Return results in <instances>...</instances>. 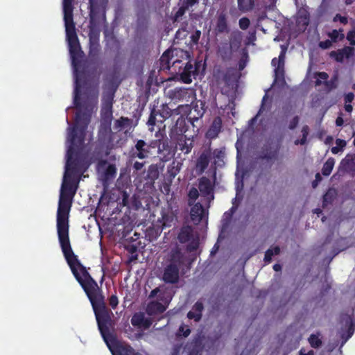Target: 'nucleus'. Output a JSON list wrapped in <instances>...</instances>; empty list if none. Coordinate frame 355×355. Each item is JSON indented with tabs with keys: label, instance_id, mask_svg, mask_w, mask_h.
Returning a JSON list of instances; mask_svg holds the SVG:
<instances>
[{
	"label": "nucleus",
	"instance_id": "nucleus-12",
	"mask_svg": "<svg viewBox=\"0 0 355 355\" xmlns=\"http://www.w3.org/2000/svg\"><path fill=\"white\" fill-rule=\"evenodd\" d=\"M211 150L209 149L205 150L200 155L196 162V170L198 174L204 173L209 166L211 159Z\"/></svg>",
	"mask_w": 355,
	"mask_h": 355
},
{
	"label": "nucleus",
	"instance_id": "nucleus-16",
	"mask_svg": "<svg viewBox=\"0 0 355 355\" xmlns=\"http://www.w3.org/2000/svg\"><path fill=\"white\" fill-rule=\"evenodd\" d=\"M178 145L180 149L187 154L191 152L193 147L194 137L192 135L191 137H187V135H178Z\"/></svg>",
	"mask_w": 355,
	"mask_h": 355
},
{
	"label": "nucleus",
	"instance_id": "nucleus-7",
	"mask_svg": "<svg viewBox=\"0 0 355 355\" xmlns=\"http://www.w3.org/2000/svg\"><path fill=\"white\" fill-rule=\"evenodd\" d=\"M114 93L109 92L104 94L103 98V107L101 110V125L103 131L107 132L110 129L111 121L112 119V100Z\"/></svg>",
	"mask_w": 355,
	"mask_h": 355
},
{
	"label": "nucleus",
	"instance_id": "nucleus-13",
	"mask_svg": "<svg viewBox=\"0 0 355 355\" xmlns=\"http://www.w3.org/2000/svg\"><path fill=\"white\" fill-rule=\"evenodd\" d=\"M180 270L173 266H166L164 268L162 279L165 283L175 284L179 281Z\"/></svg>",
	"mask_w": 355,
	"mask_h": 355
},
{
	"label": "nucleus",
	"instance_id": "nucleus-54",
	"mask_svg": "<svg viewBox=\"0 0 355 355\" xmlns=\"http://www.w3.org/2000/svg\"><path fill=\"white\" fill-rule=\"evenodd\" d=\"M146 146V143L143 140H139L136 144V148L137 150H144V147Z\"/></svg>",
	"mask_w": 355,
	"mask_h": 355
},
{
	"label": "nucleus",
	"instance_id": "nucleus-37",
	"mask_svg": "<svg viewBox=\"0 0 355 355\" xmlns=\"http://www.w3.org/2000/svg\"><path fill=\"white\" fill-rule=\"evenodd\" d=\"M199 196V192L198 190L195 188L192 187L188 193V197L189 200L195 201Z\"/></svg>",
	"mask_w": 355,
	"mask_h": 355
},
{
	"label": "nucleus",
	"instance_id": "nucleus-51",
	"mask_svg": "<svg viewBox=\"0 0 355 355\" xmlns=\"http://www.w3.org/2000/svg\"><path fill=\"white\" fill-rule=\"evenodd\" d=\"M200 35H201V33L200 31H196L191 36V40L194 42V43H197L200 37Z\"/></svg>",
	"mask_w": 355,
	"mask_h": 355
},
{
	"label": "nucleus",
	"instance_id": "nucleus-19",
	"mask_svg": "<svg viewBox=\"0 0 355 355\" xmlns=\"http://www.w3.org/2000/svg\"><path fill=\"white\" fill-rule=\"evenodd\" d=\"M116 167L114 164H109L102 174L103 184L106 186L110 184L116 177Z\"/></svg>",
	"mask_w": 355,
	"mask_h": 355
},
{
	"label": "nucleus",
	"instance_id": "nucleus-31",
	"mask_svg": "<svg viewBox=\"0 0 355 355\" xmlns=\"http://www.w3.org/2000/svg\"><path fill=\"white\" fill-rule=\"evenodd\" d=\"M202 351V343L196 340L193 342L192 348L189 350L188 355H201Z\"/></svg>",
	"mask_w": 355,
	"mask_h": 355
},
{
	"label": "nucleus",
	"instance_id": "nucleus-43",
	"mask_svg": "<svg viewBox=\"0 0 355 355\" xmlns=\"http://www.w3.org/2000/svg\"><path fill=\"white\" fill-rule=\"evenodd\" d=\"M179 332L182 333V336L185 338L188 337L191 333V329L183 325H181L179 328Z\"/></svg>",
	"mask_w": 355,
	"mask_h": 355
},
{
	"label": "nucleus",
	"instance_id": "nucleus-60",
	"mask_svg": "<svg viewBox=\"0 0 355 355\" xmlns=\"http://www.w3.org/2000/svg\"><path fill=\"white\" fill-rule=\"evenodd\" d=\"M159 292V288H156L152 290L151 292L149 294V298L155 297L157 295V293Z\"/></svg>",
	"mask_w": 355,
	"mask_h": 355
},
{
	"label": "nucleus",
	"instance_id": "nucleus-42",
	"mask_svg": "<svg viewBox=\"0 0 355 355\" xmlns=\"http://www.w3.org/2000/svg\"><path fill=\"white\" fill-rule=\"evenodd\" d=\"M182 348V344H175L173 345L171 355H179Z\"/></svg>",
	"mask_w": 355,
	"mask_h": 355
},
{
	"label": "nucleus",
	"instance_id": "nucleus-15",
	"mask_svg": "<svg viewBox=\"0 0 355 355\" xmlns=\"http://www.w3.org/2000/svg\"><path fill=\"white\" fill-rule=\"evenodd\" d=\"M168 262V264L166 266H173L175 268H178L180 270L184 262V256L178 248L173 249L171 251Z\"/></svg>",
	"mask_w": 355,
	"mask_h": 355
},
{
	"label": "nucleus",
	"instance_id": "nucleus-47",
	"mask_svg": "<svg viewBox=\"0 0 355 355\" xmlns=\"http://www.w3.org/2000/svg\"><path fill=\"white\" fill-rule=\"evenodd\" d=\"M187 8H188V7H187V6H186L185 7H184V6H182V7L180 8V9L178 10V12H176V14H175V20H178V19L180 17L182 16V15L184 14V12H185V11H186V10H187Z\"/></svg>",
	"mask_w": 355,
	"mask_h": 355
},
{
	"label": "nucleus",
	"instance_id": "nucleus-59",
	"mask_svg": "<svg viewBox=\"0 0 355 355\" xmlns=\"http://www.w3.org/2000/svg\"><path fill=\"white\" fill-rule=\"evenodd\" d=\"M150 325H151V320L150 319L146 318L144 317V322H143V323H142V327H144L145 328H149Z\"/></svg>",
	"mask_w": 355,
	"mask_h": 355
},
{
	"label": "nucleus",
	"instance_id": "nucleus-38",
	"mask_svg": "<svg viewBox=\"0 0 355 355\" xmlns=\"http://www.w3.org/2000/svg\"><path fill=\"white\" fill-rule=\"evenodd\" d=\"M347 40L349 42L351 45L355 46V28L349 31L347 35Z\"/></svg>",
	"mask_w": 355,
	"mask_h": 355
},
{
	"label": "nucleus",
	"instance_id": "nucleus-30",
	"mask_svg": "<svg viewBox=\"0 0 355 355\" xmlns=\"http://www.w3.org/2000/svg\"><path fill=\"white\" fill-rule=\"evenodd\" d=\"M336 196V190L329 189L325 194L323 196V204L328 205L331 204L334 200Z\"/></svg>",
	"mask_w": 355,
	"mask_h": 355
},
{
	"label": "nucleus",
	"instance_id": "nucleus-58",
	"mask_svg": "<svg viewBox=\"0 0 355 355\" xmlns=\"http://www.w3.org/2000/svg\"><path fill=\"white\" fill-rule=\"evenodd\" d=\"M336 146L343 150V148L346 146V141L345 140L338 139L336 140Z\"/></svg>",
	"mask_w": 355,
	"mask_h": 355
},
{
	"label": "nucleus",
	"instance_id": "nucleus-2",
	"mask_svg": "<svg viewBox=\"0 0 355 355\" xmlns=\"http://www.w3.org/2000/svg\"><path fill=\"white\" fill-rule=\"evenodd\" d=\"M72 1L66 2L63 0V12L65 25L67 41L68 42L69 53L73 68V76L75 80L74 104L78 107L76 114L74 127H87L92 113L96 107L97 98L94 96L87 104L79 103L80 78L78 73L79 59L82 56L79 42L73 21Z\"/></svg>",
	"mask_w": 355,
	"mask_h": 355
},
{
	"label": "nucleus",
	"instance_id": "nucleus-64",
	"mask_svg": "<svg viewBox=\"0 0 355 355\" xmlns=\"http://www.w3.org/2000/svg\"><path fill=\"white\" fill-rule=\"evenodd\" d=\"M144 164L142 163H140L139 162H136L135 164H134V168L136 169V170H141L143 167Z\"/></svg>",
	"mask_w": 355,
	"mask_h": 355
},
{
	"label": "nucleus",
	"instance_id": "nucleus-18",
	"mask_svg": "<svg viewBox=\"0 0 355 355\" xmlns=\"http://www.w3.org/2000/svg\"><path fill=\"white\" fill-rule=\"evenodd\" d=\"M203 310L204 305L202 302L198 300L193 304L191 310L188 312L187 318L196 322H199L202 318Z\"/></svg>",
	"mask_w": 355,
	"mask_h": 355
},
{
	"label": "nucleus",
	"instance_id": "nucleus-57",
	"mask_svg": "<svg viewBox=\"0 0 355 355\" xmlns=\"http://www.w3.org/2000/svg\"><path fill=\"white\" fill-rule=\"evenodd\" d=\"M198 247V243H191L188 245L187 249L189 251L193 252V251L196 250Z\"/></svg>",
	"mask_w": 355,
	"mask_h": 355
},
{
	"label": "nucleus",
	"instance_id": "nucleus-6",
	"mask_svg": "<svg viewBox=\"0 0 355 355\" xmlns=\"http://www.w3.org/2000/svg\"><path fill=\"white\" fill-rule=\"evenodd\" d=\"M281 141L270 137L259 151V158L268 162H274L279 158Z\"/></svg>",
	"mask_w": 355,
	"mask_h": 355
},
{
	"label": "nucleus",
	"instance_id": "nucleus-11",
	"mask_svg": "<svg viewBox=\"0 0 355 355\" xmlns=\"http://www.w3.org/2000/svg\"><path fill=\"white\" fill-rule=\"evenodd\" d=\"M214 182H211V180L205 177L202 176L198 179V189L201 195L204 197H208L211 196V199H214V191L215 187V181L216 179V173L214 171Z\"/></svg>",
	"mask_w": 355,
	"mask_h": 355
},
{
	"label": "nucleus",
	"instance_id": "nucleus-32",
	"mask_svg": "<svg viewBox=\"0 0 355 355\" xmlns=\"http://www.w3.org/2000/svg\"><path fill=\"white\" fill-rule=\"evenodd\" d=\"M144 322V315L141 313H135L131 318V324L134 327H141Z\"/></svg>",
	"mask_w": 355,
	"mask_h": 355
},
{
	"label": "nucleus",
	"instance_id": "nucleus-27",
	"mask_svg": "<svg viewBox=\"0 0 355 355\" xmlns=\"http://www.w3.org/2000/svg\"><path fill=\"white\" fill-rule=\"evenodd\" d=\"M335 164V160L334 158L330 157L329 158L325 163L324 164L322 168V174L324 176H329Z\"/></svg>",
	"mask_w": 355,
	"mask_h": 355
},
{
	"label": "nucleus",
	"instance_id": "nucleus-4",
	"mask_svg": "<svg viewBox=\"0 0 355 355\" xmlns=\"http://www.w3.org/2000/svg\"><path fill=\"white\" fill-rule=\"evenodd\" d=\"M92 293H85L89 298L96 319L99 331L104 340L107 343V337L111 336L110 326L112 324V316L113 315L105 304L104 296L101 293V289L96 284V287L91 290ZM109 345V343H107Z\"/></svg>",
	"mask_w": 355,
	"mask_h": 355
},
{
	"label": "nucleus",
	"instance_id": "nucleus-45",
	"mask_svg": "<svg viewBox=\"0 0 355 355\" xmlns=\"http://www.w3.org/2000/svg\"><path fill=\"white\" fill-rule=\"evenodd\" d=\"M340 51L343 52V57L349 58L351 55H352L354 52V48L349 46L345 47Z\"/></svg>",
	"mask_w": 355,
	"mask_h": 355
},
{
	"label": "nucleus",
	"instance_id": "nucleus-26",
	"mask_svg": "<svg viewBox=\"0 0 355 355\" xmlns=\"http://www.w3.org/2000/svg\"><path fill=\"white\" fill-rule=\"evenodd\" d=\"M280 252V248L277 245L270 248L265 252L263 259L264 261L266 263H270L272 261V256L279 254Z\"/></svg>",
	"mask_w": 355,
	"mask_h": 355
},
{
	"label": "nucleus",
	"instance_id": "nucleus-48",
	"mask_svg": "<svg viewBox=\"0 0 355 355\" xmlns=\"http://www.w3.org/2000/svg\"><path fill=\"white\" fill-rule=\"evenodd\" d=\"M247 135H239V137H238L236 143V148L237 149V151H239V149L242 148V140Z\"/></svg>",
	"mask_w": 355,
	"mask_h": 355
},
{
	"label": "nucleus",
	"instance_id": "nucleus-35",
	"mask_svg": "<svg viewBox=\"0 0 355 355\" xmlns=\"http://www.w3.org/2000/svg\"><path fill=\"white\" fill-rule=\"evenodd\" d=\"M328 35L333 42L341 40L344 38V34L343 33V30H340V31L334 30L331 32L329 33Z\"/></svg>",
	"mask_w": 355,
	"mask_h": 355
},
{
	"label": "nucleus",
	"instance_id": "nucleus-17",
	"mask_svg": "<svg viewBox=\"0 0 355 355\" xmlns=\"http://www.w3.org/2000/svg\"><path fill=\"white\" fill-rule=\"evenodd\" d=\"M166 306L157 301L150 302L146 306V311L148 315L154 316L164 313Z\"/></svg>",
	"mask_w": 355,
	"mask_h": 355
},
{
	"label": "nucleus",
	"instance_id": "nucleus-20",
	"mask_svg": "<svg viewBox=\"0 0 355 355\" xmlns=\"http://www.w3.org/2000/svg\"><path fill=\"white\" fill-rule=\"evenodd\" d=\"M205 209L200 203H196L191 209V218L193 220L200 222L202 220Z\"/></svg>",
	"mask_w": 355,
	"mask_h": 355
},
{
	"label": "nucleus",
	"instance_id": "nucleus-41",
	"mask_svg": "<svg viewBox=\"0 0 355 355\" xmlns=\"http://www.w3.org/2000/svg\"><path fill=\"white\" fill-rule=\"evenodd\" d=\"M148 126H149V130L150 132H155L156 133H159L160 132V129L159 130H155V128H154V125H155V119L153 116H150L148 121Z\"/></svg>",
	"mask_w": 355,
	"mask_h": 355
},
{
	"label": "nucleus",
	"instance_id": "nucleus-9",
	"mask_svg": "<svg viewBox=\"0 0 355 355\" xmlns=\"http://www.w3.org/2000/svg\"><path fill=\"white\" fill-rule=\"evenodd\" d=\"M167 96L177 101L192 102L194 100L193 92L185 88H175L167 92Z\"/></svg>",
	"mask_w": 355,
	"mask_h": 355
},
{
	"label": "nucleus",
	"instance_id": "nucleus-53",
	"mask_svg": "<svg viewBox=\"0 0 355 355\" xmlns=\"http://www.w3.org/2000/svg\"><path fill=\"white\" fill-rule=\"evenodd\" d=\"M334 21H339L341 23L345 24L347 23V19L345 17L340 16L339 15H336L334 19Z\"/></svg>",
	"mask_w": 355,
	"mask_h": 355
},
{
	"label": "nucleus",
	"instance_id": "nucleus-62",
	"mask_svg": "<svg viewBox=\"0 0 355 355\" xmlns=\"http://www.w3.org/2000/svg\"><path fill=\"white\" fill-rule=\"evenodd\" d=\"M315 353L313 350H309L307 353L305 352L304 349H301L299 351V355H314Z\"/></svg>",
	"mask_w": 355,
	"mask_h": 355
},
{
	"label": "nucleus",
	"instance_id": "nucleus-1",
	"mask_svg": "<svg viewBox=\"0 0 355 355\" xmlns=\"http://www.w3.org/2000/svg\"><path fill=\"white\" fill-rule=\"evenodd\" d=\"M72 202L73 198L60 195L56 219L58 240L63 255L76 279L84 291L92 293L91 290L96 287V282L74 254L70 243L69 218Z\"/></svg>",
	"mask_w": 355,
	"mask_h": 355
},
{
	"label": "nucleus",
	"instance_id": "nucleus-39",
	"mask_svg": "<svg viewBox=\"0 0 355 355\" xmlns=\"http://www.w3.org/2000/svg\"><path fill=\"white\" fill-rule=\"evenodd\" d=\"M119 304L118 297L116 295H112L109 298V304L113 309H115Z\"/></svg>",
	"mask_w": 355,
	"mask_h": 355
},
{
	"label": "nucleus",
	"instance_id": "nucleus-3",
	"mask_svg": "<svg viewBox=\"0 0 355 355\" xmlns=\"http://www.w3.org/2000/svg\"><path fill=\"white\" fill-rule=\"evenodd\" d=\"M93 135H68L67 138L68 166L73 169H86L90 164L98 162V167L107 164L103 159L104 148L100 144L94 142Z\"/></svg>",
	"mask_w": 355,
	"mask_h": 355
},
{
	"label": "nucleus",
	"instance_id": "nucleus-63",
	"mask_svg": "<svg viewBox=\"0 0 355 355\" xmlns=\"http://www.w3.org/2000/svg\"><path fill=\"white\" fill-rule=\"evenodd\" d=\"M331 289V286L329 284H327L321 291L320 295L323 296L325 293H328L329 290Z\"/></svg>",
	"mask_w": 355,
	"mask_h": 355
},
{
	"label": "nucleus",
	"instance_id": "nucleus-49",
	"mask_svg": "<svg viewBox=\"0 0 355 355\" xmlns=\"http://www.w3.org/2000/svg\"><path fill=\"white\" fill-rule=\"evenodd\" d=\"M322 181V177L319 173H317L315 176V180L312 182L313 188H315L318 183Z\"/></svg>",
	"mask_w": 355,
	"mask_h": 355
},
{
	"label": "nucleus",
	"instance_id": "nucleus-40",
	"mask_svg": "<svg viewBox=\"0 0 355 355\" xmlns=\"http://www.w3.org/2000/svg\"><path fill=\"white\" fill-rule=\"evenodd\" d=\"M250 25V20L246 17H243L239 20V26L241 29H247Z\"/></svg>",
	"mask_w": 355,
	"mask_h": 355
},
{
	"label": "nucleus",
	"instance_id": "nucleus-34",
	"mask_svg": "<svg viewBox=\"0 0 355 355\" xmlns=\"http://www.w3.org/2000/svg\"><path fill=\"white\" fill-rule=\"evenodd\" d=\"M309 343L313 348H319L322 345V340L318 335L311 334L309 338Z\"/></svg>",
	"mask_w": 355,
	"mask_h": 355
},
{
	"label": "nucleus",
	"instance_id": "nucleus-33",
	"mask_svg": "<svg viewBox=\"0 0 355 355\" xmlns=\"http://www.w3.org/2000/svg\"><path fill=\"white\" fill-rule=\"evenodd\" d=\"M190 112V106L188 103L185 104L180 105L176 109L173 110L172 114H181L184 116L189 114Z\"/></svg>",
	"mask_w": 355,
	"mask_h": 355
},
{
	"label": "nucleus",
	"instance_id": "nucleus-29",
	"mask_svg": "<svg viewBox=\"0 0 355 355\" xmlns=\"http://www.w3.org/2000/svg\"><path fill=\"white\" fill-rule=\"evenodd\" d=\"M238 6L242 12H248L252 8L254 0H238Z\"/></svg>",
	"mask_w": 355,
	"mask_h": 355
},
{
	"label": "nucleus",
	"instance_id": "nucleus-21",
	"mask_svg": "<svg viewBox=\"0 0 355 355\" xmlns=\"http://www.w3.org/2000/svg\"><path fill=\"white\" fill-rule=\"evenodd\" d=\"M343 168L347 172H355V155H347L340 163Z\"/></svg>",
	"mask_w": 355,
	"mask_h": 355
},
{
	"label": "nucleus",
	"instance_id": "nucleus-46",
	"mask_svg": "<svg viewBox=\"0 0 355 355\" xmlns=\"http://www.w3.org/2000/svg\"><path fill=\"white\" fill-rule=\"evenodd\" d=\"M330 55L331 57L335 58V59L339 62H341L344 58L343 52H341L340 51L338 52L332 51Z\"/></svg>",
	"mask_w": 355,
	"mask_h": 355
},
{
	"label": "nucleus",
	"instance_id": "nucleus-52",
	"mask_svg": "<svg viewBox=\"0 0 355 355\" xmlns=\"http://www.w3.org/2000/svg\"><path fill=\"white\" fill-rule=\"evenodd\" d=\"M129 195L126 191L122 192V204L123 206H126L128 203Z\"/></svg>",
	"mask_w": 355,
	"mask_h": 355
},
{
	"label": "nucleus",
	"instance_id": "nucleus-55",
	"mask_svg": "<svg viewBox=\"0 0 355 355\" xmlns=\"http://www.w3.org/2000/svg\"><path fill=\"white\" fill-rule=\"evenodd\" d=\"M126 250L130 252V254H136L137 251V247L134 245H130L126 247Z\"/></svg>",
	"mask_w": 355,
	"mask_h": 355
},
{
	"label": "nucleus",
	"instance_id": "nucleus-5",
	"mask_svg": "<svg viewBox=\"0 0 355 355\" xmlns=\"http://www.w3.org/2000/svg\"><path fill=\"white\" fill-rule=\"evenodd\" d=\"M68 157H67V162L65 165V173L60 189V196H67L70 198H73L76 190H77V182L71 178L73 174L78 173L83 171L82 168L73 169L72 166H68Z\"/></svg>",
	"mask_w": 355,
	"mask_h": 355
},
{
	"label": "nucleus",
	"instance_id": "nucleus-50",
	"mask_svg": "<svg viewBox=\"0 0 355 355\" xmlns=\"http://www.w3.org/2000/svg\"><path fill=\"white\" fill-rule=\"evenodd\" d=\"M319 46L320 48L324 49H329L331 46V41L327 40L323 42H320Z\"/></svg>",
	"mask_w": 355,
	"mask_h": 355
},
{
	"label": "nucleus",
	"instance_id": "nucleus-24",
	"mask_svg": "<svg viewBox=\"0 0 355 355\" xmlns=\"http://www.w3.org/2000/svg\"><path fill=\"white\" fill-rule=\"evenodd\" d=\"M340 321L342 323H345V326L347 327L349 336H351L354 331V324L352 315L348 313H342L340 315Z\"/></svg>",
	"mask_w": 355,
	"mask_h": 355
},
{
	"label": "nucleus",
	"instance_id": "nucleus-22",
	"mask_svg": "<svg viewBox=\"0 0 355 355\" xmlns=\"http://www.w3.org/2000/svg\"><path fill=\"white\" fill-rule=\"evenodd\" d=\"M193 230L189 225L182 227L178 234V239L181 243L188 242L192 237Z\"/></svg>",
	"mask_w": 355,
	"mask_h": 355
},
{
	"label": "nucleus",
	"instance_id": "nucleus-23",
	"mask_svg": "<svg viewBox=\"0 0 355 355\" xmlns=\"http://www.w3.org/2000/svg\"><path fill=\"white\" fill-rule=\"evenodd\" d=\"M116 127L119 128V131H124L125 133L131 130L132 128L135 126L132 121L127 118H121L115 123Z\"/></svg>",
	"mask_w": 355,
	"mask_h": 355
},
{
	"label": "nucleus",
	"instance_id": "nucleus-8",
	"mask_svg": "<svg viewBox=\"0 0 355 355\" xmlns=\"http://www.w3.org/2000/svg\"><path fill=\"white\" fill-rule=\"evenodd\" d=\"M190 55L189 52L180 49L168 50L161 57V62L167 64L169 67L171 63L174 66L176 63L183 60H189Z\"/></svg>",
	"mask_w": 355,
	"mask_h": 355
},
{
	"label": "nucleus",
	"instance_id": "nucleus-10",
	"mask_svg": "<svg viewBox=\"0 0 355 355\" xmlns=\"http://www.w3.org/2000/svg\"><path fill=\"white\" fill-rule=\"evenodd\" d=\"M200 69H205V64L201 61L196 62L195 66L188 62L183 71L180 73V79L184 83H191L192 77L198 73Z\"/></svg>",
	"mask_w": 355,
	"mask_h": 355
},
{
	"label": "nucleus",
	"instance_id": "nucleus-25",
	"mask_svg": "<svg viewBox=\"0 0 355 355\" xmlns=\"http://www.w3.org/2000/svg\"><path fill=\"white\" fill-rule=\"evenodd\" d=\"M229 129L227 128L226 125L222 123L220 118H216L210 127V132L212 133H218L220 132L227 131Z\"/></svg>",
	"mask_w": 355,
	"mask_h": 355
},
{
	"label": "nucleus",
	"instance_id": "nucleus-61",
	"mask_svg": "<svg viewBox=\"0 0 355 355\" xmlns=\"http://www.w3.org/2000/svg\"><path fill=\"white\" fill-rule=\"evenodd\" d=\"M302 136H303V137H302V138L300 140H296V141H295V144H300L303 145V144H304L306 143V136H307V135H302Z\"/></svg>",
	"mask_w": 355,
	"mask_h": 355
},
{
	"label": "nucleus",
	"instance_id": "nucleus-36",
	"mask_svg": "<svg viewBox=\"0 0 355 355\" xmlns=\"http://www.w3.org/2000/svg\"><path fill=\"white\" fill-rule=\"evenodd\" d=\"M121 355H140L135 352V349L130 345L121 347L120 349Z\"/></svg>",
	"mask_w": 355,
	"mask_h": 355
},
{
	"label": "nucleus",
	"instance_id": "nucleus-44",
	"mask_svg": "<svg viewBox=\"0 0 355 355\" xmlns=\"http://www.w3.org/2000/svg\"><path fill=\"white\" fill-rule=\"evenodd\" d=\"M328 75L324 72H321L318 74V78L316 80V84L320 85L322 81H324L327 79Z\"/></svg>",
	"mask_w": 355,
	"mask_h": 355
},
{
	"label": "nucleus",
	"instance_id": "nucleus-14",
	"mask_svg": "<svg viewBox=\"0 0 355 355\" xmlns=\"http://www.w3.org/2000/svg\"><path fill=\"white\" fill-rule=\"evenodd\" d=\"M286 50L285 48L282 46V51L278 59L273 58L272 60V65L275 68L274 71L276 78H282L283 77Z\"/></svg>",
	"mask_w": 355,
	"mask_h": 355
},
{
	"label": "nucleus",
	"instance_id": "nucleus-56",
	"mask_svg": "<svg viewBox=\"0 0 355 355\" xmlns=\"http://www.w3.org/2000/svg\"><path fill=\"white\" fill-rule=\"evenodd\" d=\"M354 97V96L352 93H348L347 94H346L345 96V103L350 104V103L353 101Z\"/></svg>",
	"mask_w": 355,
	"mask_h": 355
},
{
	"label": "nucleus",
	"instance_id": "nucleus-28",
	"mask_svg": "<svg viewBox=\"0 0 355 355\" xmlns=\"http://www.w3.org/2000/svg\"><path fill=\"white\" fill-rule=\"evenodd\" d=\"M227 29V21L225 16L220 15L216 24V30L219 33H223Z\"/></svg>",
	"mask_w": 355,
	"mask_h": 355
}]
</instances>
